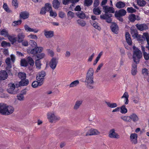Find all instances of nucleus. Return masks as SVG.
<instances>
[{
    "label": "nucleus",
    "mask_w": 149,
    "mask_h": 149,
    "mask_svg": "<svg viewBox=\"0 0 149 149\" xmlns=\"http://www.w3.org/2000/svg\"><path fill=\"white\" fill-rule=\"evenodd\" d=\"M127 11L128 13H133L136 11V10L132 7H128L127 8Z\"/></svg>",
    "instance_id": "47"
},
{
    "label": "nucleus",
    "mask_w": 149,
    "mask_h": 149,
    "mask_svg": "<svg viewBox=\"0 0 149 149\" xmlns=\"http://www.w3.org/2000/svg\"><path fill=\"white\" fill-rule=\"evenodd\" d=\"M112 16V15L111 14H109V15H107L106 14H103L100 15V18L102 19L106 20V22L109 23H111L112 21V19L111 18Z\"/></svg>",
    "instance_id": "6"
},
{
    "label": "nucleus",
    "mask_w": 149,
    "mask_h": 149,
    "mask_svg": "<svg viewBox=\"0 0 149 149\" xmlns=\"http://www.w3.org/2000/svg\"><path fill=\"white\" fill-rule=\"evenodd\" d=\"M130 33L132 37L134 38L135 37H137L138 33L136 29L132 28L130 29Z\"/></svg>",
    "instance_id": "19"
},
{
    "label": "nucleus",
    "mask_w": 149,
    "mask_h": 149,
    "mask_svg": "<svg viewBox=\"0 0 149 149\" xmlns=\"http://www.w3.org/2000/svg\"><path fill=\"white\" fill-rule=\"evenodd\" d=\"M9 40L13 44L16 41V38L14 37L8 35V36L7 37Z\"/></svg>",
    "instance_id": "41"
},
{
    "label": "nucleus",
    "mask_w": 149,
    "mask_h": 149,
    "mask_svg": "<svg viewBox=\"0 0 149 149\" xmlns=\"http://www.w3.org/2000/svg\"><path fill=\"white\" fill-rule=\"evenodd\" d=\"M17 41L18 42H22L24 40L25 37L24 33H19L17 35Z\"/></svg>",
    "instance_id": "21"
},
{
    "label": "nucleus",
    "mask_w": 149,
    "mask_h": 149,
    "mask_svg": "<svg viewBox=\"0 0 149 149\" xmlns=\"http://www.w3.org/2000/svg\"><path fill=\"white\" fill-rule=\"evenodd\" d=\"M99 133V132L97 130L91 128L86 133V136H88L97 135Z\"/></svg>",
    "instance_id": "11"
},
{
    "label": "nucleus",
    "mask_w": 149,
    "mask_h": 149,
    "mask_svg": "<svg viewBox=\"0 0 149 149\" xmlns=\"http://www.w3.org/2000/svg\"><path fill=\"white\" fill-rule=\"evenodd\" d=\"M35 64L37 68H38L39 69H40V61L39 59H36V60Z\"/></svg>",
    "instance_id": "52"
},
{
    "label": "nucleus",
    "mask_w": 149,
    "mask_h": 149,
    "mask_svg": "<svg viewBox=\"0 0 149 149\" xmlns=\"http://www.w3.org/2000/svg\"><path fill=\"white\" fill-rule=\"evenodd\" d=\"M111 30L112 32L115 34L118 33V27L117 24L115 23H112L110 26Z\"/></svg>",
    "instance_id": "12"
},
{
    "label": "nucleus",
    "mask_w": 149,
    "mask_h": 149,
    "mask_svg": "<svg viewBox=\"0 0 149 149\" xmlns=\"http://www.w3.org/2000/svg\"><path fill=\"white\" fill-rule=\"evenodd\" d=\"M130 117L131 118V121L132 120L134 122H136L139 120L138 117L135 113H133L132 114L130 115Z\"/></svg>",
    "instance_id": "27"
},
{
    "label": "nucleus",
    "mask_w": 149,
    "mask_h": 149,
    "mask_svg": "<svg viewBox=\"0 0 149 149\" xmlns=\"http://www.w3.org/2000/svg\"><path fill=\"white\" fill-rule=\"evenodd\" d=\"M94 14L96 15H99L101 13V11L99 7H95L93 10Z\"/></svg>",
    "instance_id": "29"
},
{
    "label": "nucleus",
    "mask_w": 149,
    "mask_h": 149,
    "mask_svg": "<svg viewBox=\"0 0 149 149\" xmlns=\"http://www.w3.org/2000/svg\"><path fill=\"white\" fill-rule=\"evenodd\" d=\"M125 37L126 41L128 44L130 45H131L132 44V42L130 35L128 32H127L126 33Z\"/></svg>",
    "instance_id": "20"
},
{
    "label": "nucleus",
    "mask_w": 149,
    "mask_h": 149,
    "mask_svg": "<svg viewBox=\"0 0 149 149\" xmlns=\"http://www.w3.org/2000/svg\"><path fill=\"white\" fill-rule=\"evenodd\" d=\"M29 13L26 11L21 12L19 14L20 18L23 19L28 18L29 17Z\"/></svg>",
    "instance_id": "15"
},
{
    "label": "nucleus",
    "mask_w": 149,
    "mask_h": 149,
    "mask_svg": "<svg viewBox=\"0 0 149 149\" xmlns=\"http://www.w3.org/2000/svg\"><path fill=\"white\" fill-rule=\"evenodd\" d=\"M85 83V85L86 87L88 89H92L94 88V81H90L88 82H86Z\"/></svg>",
    "instance_id": "26"
},
{
    "label": "nucleus",
    "mask_w": 149,
    "mask_h": 149,
    "mask_svg": "<svg viewBox=\"0 0 149 149\" xmlns=\"http://www.w3.org/2000/svg\"><path fill=\"white\" fill-rule=\"evenodd\" d=\"M14 111V108L11 106H8L4 103H1L0 105V114L7 116L12 113Z\"/></svg>",
    "instance_id": "1"
},
{
    "label": "nucleus",
    "mask_w": 149,
    "mask_h": 149,
    "mask_svg": "<svg viewBox=\"0 0 149 149\" xmlns=\"http://www.w3.org/2000/svg\"><path fill=\"white\" fill-rule=\"evenodd\" d=\"M47 52L48 54H49L52 57L54 56V53L52 50L50 49H48L47 50Z\"/></svg>",
    "instance_id": "63"
},
{
    "label": "nucleus",
    "mask_w": 149,
    "mask_h": 149,
    "mask_svg": "<svg viewBox=\"0 0 149 149\" xmlns=\"http://www.w3.org/2000/svg\"><path fill=\"white\" fill-rule=\"evenodd\" d=\"M46 75L45 72L44 71H42L39 72L36 76V79L38 81H40L43 83L44 77Z\"/></svg>",
    "instance_id": "5"
},
{
    "label": "nucleus",
    "mask_w": 149,
    "mask_h": 149,
    "mask_svg": "<svg viewBox=\"0 0 149 149\" xmlns=\"http://www.w3.org/2000/svg\"><path fill=\"white\" fill-rule=\"evenodd\" d=\"M44 7L45 8L46 10L47 11H50L52 10L51 5L49 3H45Z\"/></svg>",
    "instance_id": "38"
},
{
    "label": "nucleus",
    "mask_w": 149,
    "mask_h": 149,
    "mask_svg": "<svg viewBox=\"0 0 149 149\" xmlns=\"http://www.w3.org/2000/svg\"><path fill=\"white\" fill-rule=\"evenodd\" d=\"M29 83V81L28 79H22L19 81V86H26L28 85Z\"/></svg>",
    "instance_id": "24"
},
{
    "label": "nucleus",
    "mask_w": 149,
    "mask_h": 149,
    "mask_svg": "<svg viewBox=\"0 0 149 149\" xmlns=\"http://www.w3.org/2000/svg\"><path fill=\"white\" fill-rule=\"evenodd\" d=\"M54 33L53 31H47L46 30L44 31V34L47 38L52 37L54 36Z\"/></svg>",
    "instance_id": "18"
},
{
    "label": "nucleus",
    "mask_w": 149,
    "mask_h": 149,
    "mask_svg": "<svg viewBox=\"0 0 149 149\" xmlns=\"http://www.w3.org/2000/svg\"><path fill=\"white\" fill-rule=\"evenodd\" d=\"M45 56V54L44 53H41L39 54H38L36 55V57L37 59H40L43 58Z\"/></svg>",
    "instance_id": "51"
},
{
    "label": "nucleus",
    "mask_w": 149,
    "mask_h": 149,
    "mask_svg": "<svg viewBox=\"0 0 149 149\" xmlns=\"http://www.w3.org/2000/svg\"><path fill=\"white\" fill-rule=\"evenodd\" d=\"M126 13V11L125 9H121L115 12V16L118 17H123L125 15Z\"/></svg>",
    "instance_id": "9"
},
{
    "label": "nucleus",
    "mask_w": 149,
    "mask_h": 149,
    "mask_svg": "<svg viewBox=\"0 0 149 149\" xmlns=\"http://www.w3.org/2000/svg\"><path fill=\"white\" fill-rule=\"evenodd\" d=\"M7 77L8 74L6 71L2 70L0 72V82L2 80H5Z\"/></svg>",
    "instance_id": "16"
},
{
    "label": "nucleus",
    "mask_w": 149,
    "mask_h": 149,
    "mask_svg": "<svg viewBox=\"0 0 149 149\" xmlns=\"http://www.w3.org/2000/svg\"><path fill=\"white\" fill-rule=\"evenodd\" d=\"M93 2L92 0H85L84 5L86 6H89L92 4Z\"/></svg>",
    "instance_id": "42"
},
{
    "label": "nucleus",
    "mask_w": 149,
    "mask_h": 149,
    "mask_svg": "<svg viewBox=\"0 0 149 149\" xmlns=\"http://www.w3.org/2000/svg\"><path fill=\"white\" fill-rule=\"evenodd\" d=\"M29 38L31 39L37 40L38 39V37L36 35H34L31 34L30 35L28 36Z\"/></svg>",
    "instance_id": "57"
},
{
    "label": "nucleus",
    "mask_w": 149,
    "mask_h": 149,
    "mask_svg": "<svg viewBox=\"0 0 149 149\" xmlns=\"http://www.w3.org/2000/svg\"><path fill=\"white\" fill-rule=\"evenodd\" d=\"M47 118L50 122L53 123L57 120L58 118L54 114L51 113H48L47 114Z\"/></svg>",
    "instance_id": "14"
},
{
    "label": "nucleus",
    "mask_w": 149,
    "mask_h": 149,
    "mask_svg": "<svg viewBox=\"0 0 149 149\" xmlns=\"http://www.w3.org/2000/svg\"><path fill=\"white\" fill-rule=\"evenodd\" d=\"M105 103L108 107L111 108H113L117 107V104L116 103H111L109 102H107Z\"/></svg>",
    "instance_id": "39"
},
{
    "label": "nucleus",
    "mask_w": 149,
    "mask_h": 149,
    "mask_svg": "<svg viewBox=\"0 0 149 149\" xmlns=\"http://www.w3.org/2000/svg\"><path fill=\"white\" fill-rule=\"evenodd\" d=\"M3 8L6 12L8 13H10L11 12V10L8 8L7 4L4 3L3 5Z\"/></svg>",
    "instance_id": "49"
},
{
    "label": "nucleus",
    "mask_w": 149,
    "mask_h": 149,
    "mask_svg": "<svg viewBox=\"0 0 149 149\" xmlns=\"http://www.w3.org/2000/svg\"><path fill=\"white\" fill-rule=\"evenodd\" d=\"M79 83V81L78 80H75L72 82L69 85L70 87H72L76 86Z\"/></svg>",
    "instance_id": "44"
},
{
    "label": "nucleus",
    "mask_w": 149,
    "mask_h": 149,
    "mask_svg": "<svg viewBox=\"0 0 149 149\" xmlns=\"http://www.w3.org/2000/svg\"><path fill=\"white\" fill-rule=\"evenodd\" d=\"M27 60L28 64H29L31 66H33L34 65V61L31 57H28L27 58Z\"/></svg>",
    "instance_id": "37"
},
{
    "label": "nucleus",
    "mask_w": 149,
    "mask_h": 149,
    "mask_svg": "<svg viewBox=\"0 0 149 149\" xmlns=\"http://www.w3.org/2000/svg\"><path fill=\"white\" fill-rule=\"evenodd\" d=\"M21 65L22 66L26 67L28 65L27 61L25 59H22L20 62Z\"/></svg>",
    "instance_id": "43"
},
{
    "label": "nucleus",
    "mask_w": 149,
    "mask_h": 149,
    "mask_svg": "<svg viewBox=\"0 0 149 149\" xmlns=\"http://www.w3.org/2000/svg\"><path fill=\"white\" fill-rule=\"evenodd\" d=\"M77 22L82 26H84L86 24L85 22L83 20H77Z\"/></svg>",
    "instance_id": "50"
},
{
    "label": "nucleus",
    "mask_w": 149,
    "mask_h": 149,
    "mask_svg": "<svg viewBox=\"0 0 149 149\" xmlns=\"http://www.w3.org/2000/svg\"><path fill=\"white\" fill-rule=\"evenodd\" d=\"M46 9L45 8L42 7L40 11V14L41 15H44L46 13Z\"/></svg>",
    "instance_id": "61"
},
{
    "label": "nucleus",
    "mask_w": 149,
    "mask_h": 149,
    "mask_svg": "<svg viewBox=\"0 0 149 149\" xmlns=\"http://www.w3.org/2000/svg\"><path fill=\"white\" fill-rule=\"evenodd\" d=\"M60 2L58 0H53L52 3L53 7L56 9H58L60 6Z\"/></svg>",
    "instance_id": "25"
},
{
    "label": "nucleus",
    "mask_w": 149,
    "mask_h": 149,
    "mask_svg": "<svg viewBox=\"0 0 149 149\" xmlns=\"http://www.w3.org/2000/svg\"><path fill=\"white\" fill-rule=\"evenodd\" d=\"M24 28L26 31L27 32H30L31 28L27 24L24 25Z\"/></svg>",
    "instance_id": "64"
},
{
    "label": "nucleus",
    "mask_w": 149,
    "mask_h": 149,
    "mask_svg": "<svg viewBox=\"0 0 149 149\" xmlns=\"http://www.w3.org/2000/svg\"><path fill=\"white\" fill-rule=\"evenodd\" d=\"M26 74L23 72H20L18 75V77L21 80L25 79L26 78Z\"/></svg>",
    "instance_id": "34"
},
{
    "label": "nucleus",
    "mask_w": 149,
    "mask_h": 149,
    "mask_svg": "<svg viewBox=\"0 0 149 149\" xmlns=\"http://www.w3.org/2000/svg\"><path fill=\"white\" fill-rule=\"evenodd\" d=\"M134 50L132 58L134 63H139L140 59L142 57V54L141 52L135 46L133 47Z\"/></svg>",
    "instance_id": "2"
},
{
    "label": "nucleus",
    "mask_w": 149,
    "mask_h": 149,
    "mask_svg": "<svg viewBox=\"0 0 149 149\" xmlns=\"http://www.w3.org/2000/svg\"><path fill=\"white\" fill-rule=\"evenodd\" d=\"M9 88L7 89L8 92L10 94H14L17 93L18 89L16 87L14 84L10 83L8 84Z\"/></svg>",
    "instance_id": "4"
},
{
    "label": "nucleus",
    "mask_w": 149,
    "mask_h": 149,
    "mask_svg": "<svg viewBox=\"0 0 149 149\" xmlns=\"http://www.w3.org/2000/svg\"><path fill=\"white\" fill-rule=\"evenodd\" d=\"M0 33L1 35L4 36L5 37H7L9 35L8 31L5 29H3L1 31L0 30Z\"/></svg>",
    "instance_id": "30"
},
{
    "label": "nucleus",
    "mask_w": 149,
    "mask_h": 149,
    "mask_svg": "<svg viewBox=\"0 0 149 149\" xmlns=\"http://www.w3.org/2000/svg\"><path fill=\"white\" fill-rule=\"evenodd\" d=\"M120 118L124 121L127 122H129L131 121V118L130 116H121L120 117Z\"/></svg>",
    "instance_id": "31"
},
{
    "label": "nucleus",
    "mask_w": 149,
    "mask_h": 149,
    "mask_svg": "<svg viewBox=\"0 0 149 149\" xmlns=\"http://www.w3.org/2000/svg\"><path fill=\"white\" fill-rule=\"evenodd\" d=\"M17 99L20 101L23 100L24 99V95L20 94L17 96Z\"/></svg>",
    "instance_id": "60"
},
{
    "label": "nucleus",
    "mask_w": 149,
    "mask_h": 149,
    "mask_svg": "<svg viewBox=\"0 0 149 149\" xmlns=\"http://www.w3.org/2000/svg\"><path fill=\"white\" fill-rule=\"evenodd\" d=\"M58 63L57 59L55 58H53L49 63V66L53 70H54L56 68Z\"/></svg>",
    "instance_id": "8"
},
{
    "label": "nucleus",
    "mask_w": 149,
    "mask_h": 149,
    "mask_svg": "<svg viewBox=\"0 0 149 149\" xmlns=\"http://www.w3.org/2000/svg\"><path fill=\"white\" fill-rule=\"evenodd\" d=\"M104 12L105 13V14L109 15L108 13H115V9L112 7H109L107 6H104L103 7Z\"/></svg>",
    "instance_id": "7"
},
{
    "label": "nucleus",
    "mask_w": 149,
    "mask_h": 149,
    "mask_svg": "<svg viewBox=\"0 0 149 149\" xmlns=\"http://www.w3.org/2000/svg\"><path fill=\"white\" fill-rule=\"evenodd\" d=\"M30 53L32 54H36L38 53L37 47L33 49L31 51Z\"/></svg>",
    "instance_id": "54"
},
{
    "label": "nucleus",
    "mask_w": 149,
    "mask_h": 149,
    "mask_svg": "<svg viewBox=\"0 0 149 149\" xmlns=\"http://www.w3.org/2000/svg\"><path fill=\"white\" fill-rule=\"evenodd\" d=\"M137 3L141 6H143L146 4V1L144 0H137Z\"/></svg>",
    "instance_id": "40"
},
{
    "label": "nucleus",
    "mask_w": 149,
    "mask_h": 149,
    "mask_svg": "<svg viewBox=\"0 0 149 149\" xmlns=\"http://www.w3.org/2000/svg\"><path fill=\"white\" fill-rule=\"evenodd\" d=\"M1 45L3 47H10V44L9 42H6L5 41H3L1 43Z\"/></svg>",
    "instance_id": "45"
},
{
    "label": "nucleus",
    "mask_w": 149,
    "mask_h": 149,
    "mask_svg": "<svg viewBox=\"0 0 149 149\" xmlns=\"http://www.w3.org/2000/svg\"><path fill=\"white\" fill-rule=\"evenodd\" d=\"M120 109H121L120 112L121 113L125 114L127 112V109L126 108L125 106V105H123L120 107Z\"/></svg>",
    "instance_id": "36"
},
{
    "label": "nucleus",
    "mask_w": 149,
    "mask_h": 149,
    "mask_svg": "<svg viewBox=\"0 0 149 149\" xmlns=\"http://www.w3.org/2000/svg\"><path fill=\"white\" fill-rule=\"evenodd\" d=\"M94 70L93 68H90L88 70L86 75L85 82L94 81Z\"/></svg>",
    "instance_id": "3"
},
{
    "label": "nucleus",
    "mask_w": 149,
    "mask_h": 149,
    "mask_svg": "<svg viewBox=\"0 0 149 149\" xmlns=\"http://www.w3.org/2000/svg\"><path fill=\"white\" fill-rule=\"evenodd\" d=\"M128 18L130 21L132 22H134L136 19V16L134 14H131L130 15Z\"/></svg>",
    "instance_id": "35"
},
{
    "label": "nucleus",
    "mask_w": 149,
    "mask_h": 149,
    "mask_svg": "<svg viewBox=\"0 0 149 149\" xmlns=\"http://www.w3.org/2000/svg\"><path fill=\"white\" fill-rule=\"evenodd\" d=\"M29 43L30 45L32 46L33 47H36L37 46V44L35 41L31 40L29 42Z\"/></svg>",
    "instance_id": "48"
},
{
    "label": "nucleus",
    "mask_w": 149,
    "mask_h": 149,
    "mask_svg": "<svg viewBox=\"0 0 149 149\" xmlns=\"http://www.w3.org/2000/svg\"><path fill=\"white\" fill-rule=\"evenodd\" d=\"M5 62L7 65V67L9 68H11V65L10 63V59L9 58H7Z\"/></svg>",
    "instance_id": "46"
},
{
    "label": "nucleus",
    "mask_w": 149,
    "mask_h": 149,
    "mask_svg": "<svg viewBox=\"0 0 149 149\" xmlns=\"http://www.w3.org/2000/svg\"><path fill=\"white\" fill-rule=\"evenodd\" d=\"M91 25L95 28L99 30H100L101 29L100 27L98 25V23L95 21H93L91 22Z\"/></svg>",
    "instance_id": "33"
},
{
    "label": "nucleus",
    "mask_w": 149,
    "mask_h": 149,
    "mask_svg": "<svg viewBox=\"0 0 149 149\" xmlns=\"http://www.w3.org/2000/svg\"><path fill=\"white\" fill-rule=\"evenodd\" d=\"M99 0H95L93 3V6L94 7H97L99 5Z\"/></svg>",
    "instance_id": "55"
},
{
    "label": "nucleus",
    "mask_w": 149,
    "mask_h": 149,
    "mask_svg": "<svg viewBox=\"0 0 149 149\" xmlns=\"http://www.w3.org/2000/svg\"><path fill=\"white\" fill-rule=\"evenodd\" d=\"M12 3L13 5L15 7V8H16L17 7L18 3H17V0H13Z\"/></svg>",
    "instance_id": "58"
},
{
    "label": "nucleus",
    "mask_w": 149,
    "mask_h": 149,
    "mask_svg": "<svg viewBox=\"0 0 149 149\" xmlns=\"http://www.w3.org/2000/svg\"><path fill=\"white\" fill-rule=\"evenodd\" d=\"M49 13L50 16L55 17L57 16V14L56 13L53 12L52 10L49 11Z\"/></svg>",
    "instance_id": "56"
},
{
    "label": "nucleus",
    "mask_w": 149,
    "mask_h": 149,
    "mask_svg": "<svg viewBox=\"0 0 149 149\" xmlns=\"http://www.w3.org/2000/svg\"><path fill=\"white\" fill-rule=\"evenodd\" d=\"M68 17H70L71 18H73L74 17V13L71 11H69L67 13Z\"/></svg>",
    "instance_id": "59"
},
{
    "label": "nucleus",
    "mask_w": 149,
    "mask_h": 149,
    "mask_svg": "<svg viewBox=\"0 0 149 149\" xmlns=\"http://www.w3.org/2000/svg\"><path fill=\"white\" fill-rule=\"evenodd\" d=\"M109 136L111 138L118 139L119 138V136L117 133L115 132L114 129H112L110 131Z\"/></svg>",
    "instance_id": "10"
},
{
    "label": "nucleus",
    "mask_w": 149,
    "mask_h": 149,
    "mask_svg": "<svg viewBox=\"0 0 149 149\" xmlns=\"http://www.w3.org/2000/svg\"><path fill=\"white\" fill-rule=\"evenodd\" d=\"M82 103V100H77V101L75 103L74 105V109L75 110H77L78 109L81 105Z\"/></svg>",
    "instance_id": "28"
},
{
    "label": "nucleus",
    "mask_w": 149,
    "mask_h": 149,
    "mask_svg": "<svg viewBox=\"0 0 149 149\" xmlns=\"http://www.w3.org/2000/svg\"><path fill=\"white\" fill-rule=\"evenodd\" d=\"M22 22V21L19 20L17 21H15L13 22L12 24V25L14 26H16L17 25L20 24Z\"/></svg>",
    "instance_id": "53"
},
{
    "label": "nucleus",
    "mask_w": 149,
    "mask_h": 149,
    "mask_svg": "<svg viewBox=\"0 0 149 149\" xmlns=\"http://www.w3.org/2000/svg\"><path fill=\"white\" fill-rule=\"evenodd\" d=\"M137 134L136 133H133L131 134L130 139L132 143L136 144L137 143Z\"/></svg>",
    "instance_id": "17"
},
{
    "label": "nucleus",
    "mask_w": 149,
    "mask_h": 149,
    "mask_svg": "<svg viewBox=\"0 0 149 149\" xmlns=\"http://www.w3.org/2000/svg\"><path fill=\"white\" fill-rule=\"evenodd\" d=\"M143 54L145 59L146 60H148L149 59V56L147 53L146 52H144L143 53Z\"/></svg>",
    "instance_id": "62"
},
{
    "label": "nucleus",
    "mask_w": 149,
    "mask_h": 149,
    "mask_svg": "<svg viewBox=\"0 0 149 149\" xmlns=\"http://www.w3.org/2000/svg\"><path fill=\"white\" fill-rule=\"evenodd\" d=\"M136 26L138 29L140 31H143L147 29L148 28L147 26L145 24H136Z\"/></svg>",
    "instance_id": "13"
},
{
    "label": "nucleus",
    "mask_w": 149,
    "mask_h": 149,
    "mask_svg": "<svg viewBox=\"0 0 149 149\" xmlns=\"http://www.w3.org/2000/svg\"><path fill=\"white\" fill-rule=\"evenodd\" d=\"M125 6V3L121 1L117 2L116 4V6L117 8L119 9L123 8Z\"/></svg>",
    "instance_id": "22"
},
{
    "label": "nucleus",
    "mask_w": 149,
    "mask_h": 149,
    "mask_svg": "<svg viewBox=\"0 0 149 149\" xmlns=\"http://www.w3.org/2000/svg\"><path fill=\"white\" fill-rule=\"evenodd\" d=\"M42 84L43 83L40 81H34L32 84V86L34 88H36L38 86H41Z\"/></svg>",
    "instance_id": "23"
},
{
    "label": "nucleus",
    "mask_w": 149,
    "mask_h": 149,
    "mask_svg": "<svg viewBox=\"0 0 149 149\" xmlns=\"http://www.w3.org/2000/svg\"><path fill=\"white\" fill-rule=\"evenodd\" d=\"M76 14L77 16L80 18L84 19L86 17V15L85 13L82 11L81 13H79V12L76 13Z\"/></svg>",
    "instance_id": "32"
}]
</instances>
